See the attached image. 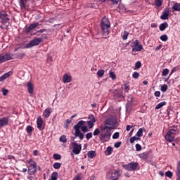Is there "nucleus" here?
Instances as JSON below:
<instances>
[{"label": "nucleus", "mask_w": 180, "mask_h": 180, "mask_svg": "<svg viewBox=\"0 0 180 180\" xmlns=\"http://www.w3.org/2000/svg\"><path fill=\"white\" fill-rule=\"evenodd\" d=\"M168 26H169L168 22H165L160 25L159 29H160V32H164V30H165V29H168Z\"/></svg>", "instance_id": "obj_22"}, {"label": "nucleus", "mask_w": 180, "mask_h": 180, "mask_svg": "<svg viewBox=\"0 0 180 180\" xmlns=\"http://www.w3.org/2000/svg\"><path fill=\"white\" fill-rule=\"evenodd\" d=\"M27 2L29 1H26V0H19L18 3L22 11H23V9H26V3Z\"/></svg>", "instance_id": "obj_23"}, {"label": "nucleus", "mask_w": 180, "mask_h": 180, "mask_svg": "<svg viewBox=\"0 0 180 180\" xmlns=\"http://www.w3.org/2000/svg\"><path fill=\"white\" fill-rule=\"evenodd\" d=\"M94 136H98V134H101V130L99 129H96L93 132Z\"/></svg>", "instance_id": "obj_46"}, {"label": "nucleus", "mask_w": 180, "mask_h": 180, "mask_svg": "<svg viewBox=\"0 0 180 180\" xmlns=\"http://www.w3.org/2000/svg\"><path fill=\"white\" fill-rule=\"evenodd\" d=\"M131 129H134V126L133 125H127L126 130L127 131H130Z\"/></svg>", "instance_id": "obj_57"}, {"label": "nucleus", "mask_w": 180, "mask_h": 180, "mask_svg": "<svg viewBox=\"0 0 180 180\" xmlns=\"http://www.w3.org/2000/svg\"><path fill=\"white\" fill-rule=\"evenodd\" d=\"M4 56H6V61H8V60H12V55L9 53H4Z\"/></svg>", "instance_id": "obj_43"}, {"label": "nucleus", "mask_w": 180, "mask_h": 180, "mask_svg": "<svg viewBox=\"0 0 180 180\" xmlns=\"http://www.w3.org/2000/svg\"><path fill=\"white\" fill-rule=\"evenodd\" d=\"M122 89L125 91V92H129V91H130V86L129 85V84H125L122 86Z\"/></svg>", "instance_id": "obj_31"}, {"label": "nucleus", "mask_w": 180, "mask_h": 180, "mask_svg": "<svg viewBox=\"0 0 180 180\" xmlns=\"http://www.w3.org/2000/svg\"><path fill=\"white\" fill-rule=\"evenodd\" d=\"M53 158L56 160H61V155L58 153H55L53 155Z\"/></svg>", "instance_id": "obj_40"}, {"label": "nucleus", "mask_w": 180, "mask_h": 180, "mask_svg": "<svg viewBox=\"0 0 180 180\" xmlns=\"http://www.w3.org/2000/svg\"><path fill=\"white\" fill-rule=\"evenodd\" d=\"M53 168L55 169H59V168H61V163L60 162H55L53 165Z\"/></svg>", "instance_id": "obj_38"}, {"label": "nucleus", "mask_w": 180, "mask_h": 180, "mask_svg": "<svg viewBox=\"0 0 180 180\" xmlns=\"http://www.w3.org/2000/svg\"><path fill=\"white\" fill-rule=\"evenodd\" d=\"M41 41H43L42 38L35 37L32 40H31L28 44H27V49L34 47V46H39V44H40Z\"/></svg>", "instance_id": "obj_7"}, {"label": "nucleus", "mask_w": 180, "mask_h": 180, "mask_svg": "<svg viewBox=\"0 0 180 180\" xmlns=\"http://www.w3.org/2000/svg\"><path fill=\"white\" fill-rule=\"evenodd\" d=\"M86 140H89L90 139H92V132H89L86 134Z\"/></svg>", "instance_id": "obj_50"}, {"label": "nucleus", "mask_w": 180, "mask_h": 180, "mask_svg": "<svg viewBox=\"0 0 180 180\" xmlns=\"http://www.w3.org/2000/svg\"><path fill=\"white\" fill-rule=\"evenodd\" d=\"M37 127L40 131L44 130V124H43V118L39 116L37 119Z\"/></svg>", "instance_id": "obj_11"}, {"label": "nucleus", "mask_w": 180, "mask_h": 180, "mask_svg": "<svg viewBox=\"0 0 180 180\" xmlns=\"http://www.w3.org/2000/svg\"><path fill=\"white\" fill-rule=\"evenodd\" d=\"M73 180H81V176L77 174L75 178H73Z\"/></svg>", "instance_id": "obj_62"}, {"label": "nucleus", "mask_w": 180, "mask_h": 180, "mask_svg": "<svg viewBox=\"0 0 180 180\" xmlns=\"http://www.w3.org/2000/svg\"><path fill=\"white\" fill-rule=\"evenodd\" d=\"M2 92L4 96H6V95H8V89H3Z\"/></svg>", "instance_id": "obj_59"}, {"label": "nucleus", "mask_w": 180, "mask_h": 180, "mask_svg": "<svg viewBox=\"0 0 180 180\" xmlns=\"http://www.w3.org/2000/svg\"><path fill=\"white\" fill-rule=\"evenodd\" d=\"M104 74H105V70H99L97 72V75H98V77H99V78H102V77H103Z\"/></svg>", "instance_id": "obj_35"}, {"label": "nucleus", "mask_w": 180, "mask_h": 180, "mask_svg": "<svg viewBox=\"0 0 180 180\" xmlns=\"http://www.w3.org/2000/svg\"><path fill=\"white\" fill-rule=\"evenodd\" d=\"M27 86L28 88L29 94H30V95L33 94V92H34V86L33 85V84H32V82H28L27 83Z\"/></svg>", "instance_id": "obj_18"}, {"label": "nucleus", "mask_w": 180, "mask_h": 180, "mask_svg": "<svg viewBox=\"0 0 180 180\" xmlns=\"http://www.w3.org/2000/svg\"><path fill=\"white\" fill-rule=\"evenodd\" d=\"M169 70H168V69H164L163 70H162V75L163 76V77H167V74H169Z\"/></svg>", "instance_id": "obj_44"}, {"label": "nucleus", "mask_w": 180, "mask_h": 180, "mask_svg": "<svg viewBox=\"0 0 180 180\" xmlns=\"http://www.w3.org/2000/svg\"><path fill=\"white\" fill-rule=\"evenodd\" d=\"M88 119H89V122H91L93 123L96 122V119H95V116H94V115H92V114H91L88 116Z\"/></svg>", "instance_id": "obj_32"}, {"label": "nucleus", "mask_w": 180, "mask_h": 180, "mask_svg": "<svg viewBox=\"0 0 180 180\" xmlns=\"http://www.w3.org/2000/svg\"><path fill=\"white\" fill-rule=\"evenodd\" d=\"M123 168L127 171H136L139 167V162H130L127 165H122Z\"/></svg>", "instance_id": "obj_6"}, {"label": "nucleus", "mask_w": 180, "mask_h": 180, "mask_svg": "<svg viewBox=\"0 0 180 180\" xmlns=\"http://www.w3.org/2000/svg\"><path fill=\"white\" fill-rule=\"evenodd\" d=\"M75 137H79V140H84V134L81 132L79 129H75Z\"/></svg>", "instance_id": "obj_19"}, {"label": "nucleus", "mask_w": 180, "mask_h": 180, "mask_svg": "<svg viewBox=\"0 0 180 180\" xmlns=\"http://www.w3.org/2000/svg\"><path fill=\"white\" fill-rule=\"evenodd\" d=\"M52 111H51V108H47L46 109H45L43 112V116L44 117H45V119H49V117H50V115H51Z\"/></svg>", "instance_id": "obj_15"}, {"label": "nucleus", "mask_w": 180, "mask_h": 180, "mask_svg": "<svg viewBox=\"0 0 180 180\" xmlns=\"http://www.w3.org/2000/svg\"><path fill=\"white\" fill-rule=\"evenodd\" d=\"M44 32H47V30L46 29H41V30H39V31L37 32V33H43Z\"/></svg>", "instance_id": "obj_61"}, {"label": "nucleus", "mask_w": 180, "mask_h": 180, "mask_svg": "<svg viewBox=\"0 0 180 180\" xmlns=\"http://www.w3.org/2000/svg\"><path fill=\"white\" fill-rule=\"evenodd\" d=\"M141 68V62L138 61L135 63V68H136L137 70H139V68Z\"/></svg>", "instance_id": "obj_48"}, {"label": "nucleus", "mask_w": 180, "mask_h": 180, "mask_svg": "<svg viewBox=\"0 0 180 180\" xmlns=\"http://www.w3.org/2000/svg\"><path fill=\"white\" fill-rule=\"evenodd\" d=\"M58 177V173L57 172H53L51 174V179L49 180H57Z\"/></svg>", "instance_id": "obj_30"}, {"label": "nucleus", "mask_w": 180, "mask_h": 180, "mask_svg": "<svg viewBox=\"0 0 180 180\" xmlns=\"http://www.w3.org/2000/svg\"><path fill=\"white\" fill-rule=\"evenodd\" d=\"M72 77L68 74H65L63 77V82L64 84H68V82H71Z\"/></svg>", "instance_id": "obj_20"}, {"label": "nucleus", "mask_w": 180, "mask_h": 180, "mask_svg": "<svg viewBox=\"0 0 180 180\" xmlns=\"http://www.w3.org/2000/svg\"><path fill=\"white\" fill-rule=\"evenodd\" d=\"M165 105H167V102L162 101L155 106V110H158V109H161V108H162V106H165Z\"/></svg>", "instance_id": "obj_27"}, {"label": "nucleus", "mask_w": 180, "mask_h": 180, "mask_svg": "<svg viewBox=\"0 0 180 180\" xmlns=\"http://www.w3.org/2000/svg\"><path fill=\"white\" fill-rule=\"evenodd\" d=\"M37 26H40V24L39 22L30 24V26L25 27V33H30V32H32V30H33L34 29H36Z\"/></svg>", "instance_id": "obj_13"}, {"label": "nucleus", "mask_w": 180, "mask_h": 180, "mask_svg": "<svg viewBox=\"0 0 180 180\" xmlns=\"http://www.w3.org/2000/svg\"><path fill=\"white\" fill-rule=\"evenodd\" d=\"M112 136V127L108 126L101 127L100 140L103 143L109 141Z\"/></svg>", "instance_id": "obj_1"}, {"label": "nucleus", "mask_w": 180, "mask_h": 180, "mask_svg": "<svg viewBox=\"0 0 180 180\" xmlns=\"http://www.w3.org/2000/svg\"><path fill=\"white\" fill-rule=\"evenodd\" d=\"M87 156L89 158H94V157H96V152H95V150L89 151Z\"/></svg>", "instance_id": "obj_26"}, {"label": "nucleus", "mask_w": 180, "mask_h": 180, "mask_svg": "<svg viewBox=\"0 0 180 180\" xmlns=\"http://www.w3.org/2000/svg\"><path fill=\"white\" fill-rule=\"evenodd\" d=\"M101 25L103 36H108V34H109V29H110V22L109 19L106 17L103 18Z\"/></svg>", "instance_id": "obj_2"}, {"label": "nucleus", "mask_w": 180, "mask_h": 180, "mask_svg": "<svg viewBox=\"0 0 180 180\" xmlns=\"http://www.w3.org/2000/svg\"><path fill=\"white\" fill-rule=\"evenodd\" d=\"M168 90V86L167 84H163L161 86L160 91L162 92H167Z\"/></svg>", "instance_id": "obj_36"}, {"label": "nucleus", "mask_w": 180, "mask_h": 180, "mask_svg": "<svg viewBox=\"0 0 180 180\" xmlns=\"http://www.w3.org/2000/svg\"><path fill=\"white\" fill-rule=\"evenodd\" d=\"M127 101L128 102H133V96H129Z\"/></svg>", "instance_id": "obj_64"}, {"label": "nucleus", "mask_w": 180, "mask_h": 180, "mask_svg": "<svg viewBox=\"0 0 180 180\" xmlns=\"http://www.w3.org/2000/svg\"><path fill=\"white\" fill-rule=\"evenodd\" d=\"M139 77H140V73H139L137 72H134L132 74V77L134 78V79H137V78H139Z\"/></svg>", "instance_id": "obj_45"}, {"label": "nucleus", "mask_w": 180, "mask_h": 180, "mask_svg": "<svg viewBox=\"0 0 180 180\" xmlns=\"http://www.w3.org/2000/svg\"><path fill=\"white\" fill-rule=\"evenodd\" d=\"M0 19L1 20L2 23H8L9 22V15L5 11L0 12Z\"/></svg>", "instance_id": "obj_10"}, {"label": "nucleus", "mask_w": 180, "mask_h": 180, "mask_svg": "<svg viewBox=\"0 0 180 180\" xmlns=\"http://www.w3.org/2000/svg\"><path fill=\"white\" fill-rule=\"evenodd\" d=\"M172 175H173V174L172 173L171 171H167L165 173V176H167V178H172Z\"/></svg>", "instance_id": "obj_47"}, {"label": "nucleus", "mask_w": 180, "mask_h": 180, "mask_svg": "<svg viewBox=\"0 0 180 180\" xmlns=\"http://www.w3.org/2000/svg\"><path fill=\"white\" fill-rule=\"evenodd\" d=\"M155 6H162V0H155Z\"/></svg>", "instance_id": "obj_41"}, {"label": "nucleus", "mask_w": 180, "mask_h": 180, "mask_svg": "<svg viewBox=\"0 0 180 180\" xmlns=\"http://www.w3.org/2000/svg\"><path fill=\"white\" fill-rule=\"evenodd\" d=\"M172 9L174 12H180V3H174L172 6Z\"/></svg>", "instance_id": "obj_21"}, {"label": "nucleus", "mask_w": 180, "mask_h": 180, "mask_svg": "<svg viewBox=\"0 0 180 180\" xmlns=\"http://www.w3.org/2000/svg\"><path fill=\"white\" fill-rule=\"evenodd\" d=\"M136 151H141V145L137 143L135 146Z\"/></svg>", "instance_id": "obj_54"}, {"label": "nucleus", "mask_w": 180, "mask_h": 180, "mask_svg": "<svg viewBox=\"0 0 180 180\" xmlns=\"http://www.w3.org/2000/svg\"><path fill=\"white\" fill-rule=\"evenodd\" d=\"M33 155L35 156V157H37V155H39V150H35L33 151Z\"/></svg>", "instance_id": "obj_63"}, {"label": "nucleus", "mask_w": 180, "mask_h": 180, "mask_svg": "<svg viewBox=\"0 0 180 180\" xmlns=\"http://www.w3.org/2000/svg\"><path fill=\"white\" fill-rule=\"evenodd\" d=\"M160 39L162 41H168V36L167 34H163L160 36Z\"/></svg>", "instance_id": "obj_39"}, {"label": "nucleus", "mask_w": 180, "mask_h": 180, "mask_svg": "<svg viewBox=\"0 0 180 180\" xmlns=\"http://www.w3.org/2000/svg\"><path fill=\"white\" fill-rule=\"evenodd\" d=\"M122 36L123 40H127V37H129V32L127 31H124Z\"/></svg>", "instance_id": "obj_34"}, {"label": "nucleus", "mask_w": 180, "mask_h": 180, "mask_svg": "<svg viewBox=\"0 0 180 180\" xmlns=\"http://www.w3.org/2000/svg\"><path fill=\"white\" fill-rule=\"evenodd\" d=\"M71 146L72 147V153L75 154L76 155H78L79 153H81V150H82V146L81 144L77 143V142H72Z\"/></svg>", "instance_id": "obj_8"}, {"label": "nucleus", "mask_w": 180, "mask_h": 180, "mask_svg": "<svg viewBox=\"0 0 180 180\" xmlns=\"http://www.w3.org/2000/svg\"><path fill=\"white\" fill-rule=\"evenodd\" d=\"M33 130H34V129H33V127H32V125L27 126L26 131L27 134H32V133H33Z\"/></svg>", "instance_id": "obj_28"}, {"label": "nucleus", "mask_w": 180, "mask_h": 180, "mask_svg": "<svg viewBox=\"0 0 180 180\" xmlns=\"http://www.w3.org/2000/svg\"><path fill=\"white\" fill-rule=\"evenodd\" d=\"M175 133H176V129H170L165 136L167 141L172 143L175 139Z\"/></svg>", "instance_id": "obj_5"}, {"label": "nucleus", "mask_w": 180, "mask_h": 180, "mask_svg": "<svg viewBox=\"0 0 180 180\" xmlns=\"http://www.w3.org/2000/svg\"><path fill=\"white\" fill-rule=\"evenodd\" d=\"M5 61H6L5 53H2L0 55V63H5Z\"/></svg>", "instance_id": "obj_37"}, {"label": "nucleus", "mask_w": 180, "mask_h": 180, "mask_svg": "<svg viewBox=\"0 0 180 180\" xmlns=\"http://www.w3.org/2000/svg\"><path fill=\"white\" fill-rule=\"evenodd\" d=\"M10 76H11V72L5 73L4 75H2V77L4 79H6V78H8V77H10Z\"/></svg>", "instance_id": "obj_52"}, {"label": "nucleus", "mask_w": 180, "mask_h": 180, "mask_svg": "<svg viewBox=\"0 0 180 180\" xmlns=\"http://www.w3.org/2000/svg\"><path fill=\"white\" fill-rule=\"evenodd\" d=\"M168 18H169V8L167 7L160 16V19H162V20H167Z\"/></svg>", "instance_id": "obj_14"}, {"label": "nucleus", "mask_w": 180, "mask_h": 180, "mask_svg": "<svg viewBox=\"0 0 180 180\" xmlns=\"http://www.w3.org/2000/svg\"><path fill=\"white\" fill-rule=\"evenodd\" d=\"M28 164H30L27 171L29 175H34L36 171H37V163L33 159H30Z\"/></svg>", "instance_id": "obj_3"}, {"label": "nucleus", "mask_w": 180, "mask_h": 180, "mask_svg": "<svg viewBox=\"0 0 180 180\" xmlns=\"http://www.w3.org/2000/svg\"><path fill=\"white\" fill-rule=\"evenodd\" d=\"M110 2H112L113 5H117L120 0H108Z\"/></svg>", "instance_id": "obj_53"}, {"label": "nucleus", "mask_w": 180, "mask_h": 180, "mask_svg": "<svg viewBox=\"0 0 180 180\" xmlns=\"http://www.w3.org/2000/svg\"><path fill=\"white\" fill-rule=\"evenodd\" d=\"M120 146H122V142L121 141H118V142H117L114 144V147L115 148H119V147H120Z\"/></svg>", "instance_id": "obj_56"}, {"label": "nucleus", "mask_w": 180, "mask_h": 180, "mask_svg": "<svg viewBox=\"0 0 180 180\" xmlns=\"http://www.w3.org/2000/svg\"><path fill=\"white\" fill-rule=\"evenodd\" d=\"M179 68L178 67H174L172 68V73L171 74H174V72H176V71H178Z\"/></svg>", "instance_id": "obj_60"}, {"label": "nucleus", "mask_w": 180, "mask_h": 180, "mask_svg": "<svg viewBox=\"0 0 180 180\" xmlns=\"http://www.w3.org/2000/svg\"><path fill=\"white\" fill-rule=\"evenodd\" d=\"M74 129L77 130L82 129V131H84V133L88 132V127L86 126V122L84 120L79 121L77 124H75L74 126Z\"/></svg>", "instance_id": "obj_4"}, {"label": "nucleus", "mask_w": 180, "mask_h": 180, "mask_svg": "<svg viewBox=\"0 0 180 180\" xmlns=\"http://www.w3.org/2000/svg\"><path fill=\"white\" fill-rule=\"evenodd\" d=\"M119 136H120L119 132H115V133H114V134L112 135V139H113L114 140H116L117 139L119 138Z\"/></svg>", "instance_id": "obj_51"}, {"label": "nucleus", "mask_w": 180, "mask_h": 180, "mask_svg": "<svg viewBox=\"0 0 180 180\" xmlns=\"http://www.w3.org/2000/svg\"><path fill=\"white\" fill-rule=\"evenodd\" d=\"M155 96H156L157 98L160 97L161 96V92H160V91H156L154 93Z\"/></svg>", "instance_id": "obj_58"}, {"label": "nucleus", "mask_w": 180, "mask_h": 180, "mask_svg": "<svg viewBox=\"0 0 180 180\" xmlns=\"http://www.w3.org/2000/svg\"><path fill=\"white\" fill-rule=\"evenodd\" d=\"M59 141H60V143H67V136L65 135L61 136L59 138Z\"/></svg>", "instance_id": "obj_33"}, {"label": "nucleus", "mask_w": 180, "mask_h": 180, "mask_svg": "<svg viewBox=\"0 0 180 180\" xmlns=\"http://www.w3.org/2000/svg\"><path fill=\"white\" fill-rule=\"evenodd\" d=\"M148 155H150V153L146 151L140 153L139 155V158H141V160H143V161H147V160H148Z\"/></svg>", "instance_id": "obj_16"}, {"label": "nucleus", "mask_w": 180, "mask_h": 180, "mask_svg": "<svg viewBox=\"0 0 180 180\" xmlns=\"http://www.w3.org/2000/svg\"><path fill=\"white\" fill-rule=\"evenodd\" d=\"M134 47L132 49V51L134 53H136L137 51H141L143 50V45L139 44V40H135V41L133 42Z\"/></svg>", "instance_id": "obj_12"}, {"label": "nucleus", "mask_w": 180, "mask_h": 180, "mask_svg": "<svg viewBox=\"0 0 180 180\" xmlns=\"http://www.w3.org/2000/svg\"><path fill=\"white\" fill-rule=\"evenodd\" d=\"M86 124L89 127V129H92L95 124V122H92L91 121H87L86 122Z\"/></svg>", "instance_id": "obj_42"}, {"label": "nucleus", "mask_w": 180, "mask_h": 180, "mask_svg": "<svg viewBox=\"0 0 180 180\" xmlns=\"http://www.w3.org/2000/svg\"><path fill=\"white\" fill-rule=\"evenodd\" d=\"M56 20V18H49L48 20H46L45 22H48L49 23H54Z\"/></svg>", "instance_id": "obj_55"}, {"label": "nucleus", "mask_w": 180, "mask_h": 180, "mask_svg": "<svg viewBox=\"0 0 180 180\" xmlns=\"http://www.w3.org/2000/svg\"><path fill=\"white\" fill-rule=\"evenodd\" d=\"M8 123H9V119L8 117H3L0 119V127L8 126Z\"/></svg>", "instance_id": "obj_17"}, {"label": "nucleus", "mask_w": 180, "mask_h": 180, "mask_svg": "<svg viewBox=\"0 0 180 180\" xmlns=\"http://www.w3.org/2000/svg\"><path fill=\"white\" fill-rule=\"evenodd\" d=\"M112 151H113V148L108 146L105 151V155H110Z\"/></svg>", "instance_id": "obj_29"}, {"label": "nucleus", "mask_w": 180, "mask_h": 180, "mask_svg": "<svg viewBox=\"0 0 180 180\" xmlns=\"http://www.w3.org/2000/svg\"><path fill=\"white\" fill-rule=\"evenodd\" d=\"M110 77L112 79H116V75L112 71H110Z\"/></svg>", "instance_id": "obj_49"}, {"label": "nucleus", "mask_w": 180, "mask_h": 180, "mask_svg": "<svg viewBox=\"0 0 180 180\" xmlns=\"http://www.w3.org/2000/svg\"><path fill=\"white\" fill-rule=\"evenodd\" d=\"M120 176H122V172L120 169L115 170L110 173V180H119Z\"/></svg>", "instance_id": "obj_9"}, {"label": "nucleus", "mask_w": 180, "mask_h": 180, "mask_svg": "<svg viewBox=\"0 0 180 180\" xmlns=\"http://www.w3.org/2000/svg\"><path fill=\"white\" fill-rule=\"evenodd\" d=\"M143 131H146V128H144V127L140 128V129L138 130V131H137L136 136H139V138H140V137H143Z\"/></svg>", "instance_id": "obj_24"}, {"label": "nucleus", "mask_w": 180, "mask_h": 180, "mask_svg": "<svg viewBox=\"0 0 180 180\" xmlns=\"http://www.w3.org/2000/svg\"><path fill=\"white\" fill-rule=\"evenodd\" d=\"M139 140H141L140 136H137L135 135V136L131 137L129 139V141L131 143V144H133V143H134L135 141H139Z\"/></svg>", "instance_id": "obj_25"}]
</instances>
